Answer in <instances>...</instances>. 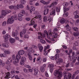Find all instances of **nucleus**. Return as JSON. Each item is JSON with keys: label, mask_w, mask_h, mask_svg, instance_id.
Returning <instances> with one entry per match:
<instances>
[{"label": "nucleus", "mask_w": 79, "mask_h": 79, "mask_svg": "<svg viewBox=\"0 0 79 79\" xmlns=\"http://www.w3.org/2000/svg\"><path fill=\"white\" fill-rule=\"evenodd\" d=\"M18 19L19 21H22L23 20V18L22 17H19L18 18Z\"/></svg>", "instance_id": "0e129e2a"}, {"label": "nucleus", "mask_w": 79, "mask_h": 79, "mask_svg": "<svg viewBox=\"0 0 79 79\" xmlns=\"http://www.w3.org/2000/svg\"><path fill=\"white\" fill-rule=\"evenodd\" d=\"M78 29H79V28L77 27H74L73 28V29L75 31H78Z\"/></svg>", "instance_id": "ea45409f"}, {"label": "nucleus", "mask_w": 79, "mask_h": 79, "mask_svg": "<svg viewBox=\"0 0 79 79\" xmlns=\"http://www.w3.org/2000/svg\"><path fill=\"white\" fill-rule=\"evenodd\" d=\"M23 34H26V29H24L22 31Z\"/></svg>", "instance_id": "c03bdc74"}, {"label": "nucleus", "mask_w": 79, "mask_h": 79, "mask_svg": "<svg viewBox=\"0 0 79 79\" xmlns=\"http://www.w3.org/2000/svg\"><path fill=\"white\" fill-rule=\"evenodd\" d=\"M15 79H20L19 78V77H18V76L16 75L15 76Z\"/></svg>", "instance_id": "774afa93"}, {"label": "nucleus", "mask_w": 79, "mask_h": 79, "mask_svg": "<svg viewBox=\"0 0 79 79\" xmlns=\"http://www.w3.org/2000/svg\"><path fill=\"white\" fill-rule=\"evenodd\" d=\"M32 19V20H31V23L32 25H34V24H35V22L33 21V19Z\"/></svg>", "instance_id": "a18cd8bd"}, {"label": "nucleus", "mask_w": 79, "mask_h": 79, "mask_svg": "<svg viewBox=\"0 0 79 79\" xmlns=\"http://www.w3.org/2000/svg\"><path fill=\"white\" fill-rule=\"evenodd\" d=\"M9 41L10 43L13 44L15 41V40L13 38H10L9 39Z\"/></svg>", "instance_id": "5701e85b"}, {"label": "nucleus", "mask_w": 79, "mask_h": 79, "mask_svg": "<svg viewBox=\"0 0 79 79\" xmlns=\"http://www.w3.org/2000/svg\"><path fill=\"white\" fill-rule=\"evenodd\" d=\"M45 1H44L43 0H41L40 1V2H41V3H42L44 4H45Z\"/></svg>", "instance_id": "69168bd1"}, {"label": "nucleus", "mask_w": 79, "mask_h": 79, "mask_svg": "<svg viewBox=\"0 0 79 79\" xmlns=\"http://www.w3.org/2000/svg\"><path fill=\"white\" fill-rule=\"evenodd\" d=\"M12 34L13 37L15 38V40H19V38L17 36V35L19 34V33L18 32V31L16 30L15 32L13 31L12 32Z\"/></svg>", "instance_id": "7ed1b4c3"}, {"label": "nucleus", "mask_w": 79, "mask_h": 79, "mask_svg": "<svg viewBox=\"0 0 79 79\" xmlns=\"http://www.w3.org/2000/svg\"><path fill=\"white\" fill-rule=\"evenodd\" d=\"M11 10H6V13L7 14H8V13H10L11 12Z\"/></svg>", "instance_id": "338daca9"}, {"label": "nucleus", "mask_w": 79, "mask_h": 79, "mask_svg": "<svg viewBox=\"0 0 79 79\" xmlns=\"http://www.w3.org/2000/svg\"><path fill=\"white\" fill-rule=\"evenodd\" d=\"M6 69L8 71H10L11 69V66L10 65H6V67H5Z\"/></svg>", "instance_id": "c756f323"}, {"label": "nucleus", "mask_w": 79, "mask_h": 79, "mask_svg": "<svg viewBox=\"0 0 79 79\" xmlns=\"http://www.w3.org/2000/svg\"><path fill=\"white\" fill-rule=\"evenodd\" d=\"M25 19L27 21H30V20H31V18H29L27 17Z\"/></svg>", "instance_id": "4d7b16f0"}, {"label": "nucleus", "mask_w": 79, "mask_h": 79, "mask_svg": "<svg viewBox=\"0 0 79 79\" xmlns=\"http://www.w3.org/2000/svg\"><path fill=\"white\" fill-rule=\"evenodd\" d=\"M4 53H6V54H7L8 55H10V52L8 51H4Z\"/></svg>", "instance_id": "a19ab883"}, {"label": "nucleus", "mask_w": 79, "mask_h": 79, "mask_svg": "<svg viewBox=\"0 0 79 79\" xmlns=\"http://www.w3.org/2000/svg\"><path fill=\"white\" fill-rule=\"evenodd\" d=\"M39 34H40V36L43 37V38L45 37L46 36V35L47 36V35L48 34V32L47 31H44V33L43 34H42V33H39Z\"/></svg>", "instance_id": "423d86ee"}, {"label": "nucleus", "mask_w": 79, "mask_h": 79, "mask_svg": "<svg viewBox=\"0 0 79 79\" xmlns=\"http://www.w3.org/2000/svg\"><path fill=\"white\" fill-rule=\"evenodd\" d=\"M64 79H68V76L67 75H64Z\"/></svg>", "instance_id": "bf43d9fd"}, {"label": "nucleus", "mask_w": 79, "mask_h": 79, "mask_svg": "<svg viewBox=\"0 0 79 79\" xmlns=\"http://www.w3.org/2000/svg\"><path fill=\"white\" fill-rule=\"evenodd\" d=\"M48 55V51H44V55L46 56V55Z\"/></svg>", "instance_id": "09e8293b"}, {"label": "nucleus", "mask_w": 79, "mask_h": 79, "mask_svg": "<svg viewBox=\"0 0 79 79\" xmlns=\"http://www.w3.org/2000/svg\"><path fill=\"white\" fill-rule=\"evenodd\" d=\"M18 53L19 55H23L24 53V51L23 50H20L19 52Z\"/></svg>", "instance_id": "b1692460"}, {"label": "nucleus", "mask_w": 79, "mask_h": 79, "mask_svg": "<svg viewBox=\"0 0 79 79\" xmlns=\"http://www.w3.org/2000/svg\"><path fill=\"white\" fill-rule=\"evenodd\" d=\"M41 71L42 73H44L45 71V68L43 67H41Z\"/></svg>", "instance_id": "e433bc0d"}, {"label": "nucleus", "mask_w": 79, "mask_h": 79, "mask_svg": "<svg viewBox=\"0 0 79 79\" xmlns=\"http://www.w3.org/2000/svg\"><path fill=\"white\" fill-rule=\"evenodd\" d=\"M6 21H4V22L2 23V25L3 26H5L6 25Z\"/></svg>", "instance_id": "de8ad7c7"}, {"label": "nucleus", "mask_w": 79, "mask_h": 79, "mask_svg": "<svg viewBox=\"0 0 79 79\" xmlns=\"http://www.w3.org/2000/svg\"><path fill=\"white\" fill-rule=\"evenodd\" d=\"M35 75L37 76V74H38V72H39V70L37 69H35L34 70Z\"/></svg>", "instance_id": "4be33fe9"}, {"label": "nucleus", "mask_w": 79, "mask_h": 79, "mask_svg": "<svg viewBox=\"0 0 79 79\" xmlns=\"http://www.w3.org/2000/svg\"><path fill=\"white\" fill-rule=\"evenodd\" d=\"M45 75L47 77H49L48 74L47 72H45Z\"/></svg>", "instance_id": "e2e57ef3"}, {"label": "nucleus", "mask_w": 79, "mask_h": 79, "mask_svg": "<svg viewBox=\"0 0 79 79\" xmlns=\"http://www.w3.org/2000/svg\"><path fill=\"white\" fill-rule=\"evenodd\" d=\"M21 3L23 5H25L26 4V0H21Z\"/></svg>", "instance_id": "c9c22d12"}, {"label": "nucleus", "mask_w": 79, "mask_h": 79, "mask_svg": "<svg viewBox=\"0 0 79 79\" xmlns=\"http://www.w3.org/2000/svg\"><path fill=\"white\" fill-rule=\"evenodd\" d=\"M3 37H4V39L5 42H6L8 40V38H10L11 36H10V35L8 34H6L5 37L4 36H3Z\"/></svg>", "instance_id": "9d476101"}, {"label": "nucleus", "mask_w": 79, "mask_h": 79, "mask_svg": "<svg viewBox=\"0 0 79 79\" xmlns=\"http://www.w3.org/2000/svg\"><path fill=\"white\" fill-rule=\"evenodd\" d=\"M6 10H3L2 11V16H6Z\"/></svg>", "instance_id": "aec40b11"}, {"label": "nucleus", "mask_w": 79, "mask_h": 79, "mask_svg": "<svg viewBox=\"0 0 79 79\" xmlns=\"http://www.w3.org/2000/svg\"><path fill=\"white\" fill-rule=\"evenodd\" d=\"M35 11V7L33 6H31V9L30 10V11L31 14H32V12L33 14H35L37 13V11Z\"/></svg>", "instance_id": "0eeeda50"}, {"label": "nucleus", "mask_w": 79, "mask_h": 79, "mask_svg": "<svg viewBox=\"0 0 79 79\" xmlns=\"http://www.w3.org/2000/svg\"><path fill=\"white\" fill-rule=\"evenodd\" d=\"M19 60H16L15 61H14L13 62V63L14 65H15V66H18V63H19Z\"/></svg>", "instance_id": "f3484780"}, {"label": "nucleus", "mask_w": 79, "mask_h": 79, "mask_svg": "<svg viewBox=\"0 0 79 79\" xmlns=\"http://www.w3.org/2000/svg\"><path fill=\"white\" fill-rule=\"evenodd\" d=\"M66 22V20L64 19H62L60 20V23L61 24H64Z\"/></svg>", "instance_id": "a878e982"}, {"label": "nucleus", "mask_w": 79, "mask_h": 79, "mask_svg": "<svg viewBox=\"0 0 79 79\" xmlns=\"http://www.w3.org/2000/svg\"><path fill=\"white\" fill-rule=\"evenodd\" d=\"M23 71L24 73H27V70L26 69H23Z\"/></svg>", "instance_id": "603ef678"}, {"label": "nucleus", "mask_w": 79, "mask_h": 79, "mask_svg": "<svg viewBox=\"0 0 79 79\" xmlns=\"http://www.w3.org/2000/svg\"><path fill=\"white\" fill-rule=\"evenodd\" d=\"M28 58H29V60L31 61H32V55H31L30 53H28Z\"/></svg>", "instance_id": "7c9ffc66"}, {"label": "nucleus", "mask_w": 79, "mask_h": 79, "mask_svg": "<svg viewBox=\"0 0 79 79\" xmlns=\"http://www.w3.org/2000/svg\"><path fill=\"white\" fill-rule=\"evenodd\" d=\"M68 76L69 77V79H71V76H72V75H71V73H69L68 74Z\"/></svg>", "instance_id": "72a5a7b5"}, {"label": "nucleus", "mask_w": 79, "mask_h": 79, "mask_svg": "<svg viewBox=\"0 0 79 79\" xmlns=\"http://www.w3.org/2000/svg\"><path fill=\"white\" fill-rule=\"evenodd\" d=\"M21 13H22V14H23L24 15V14L26 13V11H25V10H21Z\"/></svg>", "instance_id": "49530a36"}, {"label": "nucleus", "mask_w": 79, "mask_h": 79, "mask_svg": "<svg viewBox=\"0 0 79 79\" xmlns=\"http://www.w3.org/2000/svg\"><path fill=\"white\" fill-rule=\"evenodd\" d=\"M14 18L15 19V20H17V19L18 18V17H17V15H14Z\"/></svg>", "instance_id": "5fc2aeb1"}, {"label": "nucleus", "mask_w": 79, "mask_h": 79, "mask_svg": "<svg viewBox=\"0 0 79 79\" xmlns=\"http://www.w3.org/2000/svg\"><path fill=\"white\" fill-rule=\"evenodd\" d=\"M35 18H36V19H39V23H42V20H41V19H42V17L41 16V15H38L35 17Z\"/></svg>", "instance_id": "f8f14e48"}, {"label": "nucleus", "mask_w": 79, "mask_h": 79, "mask_svg": "<svg viewBox=\"0 0 79 79\" xmlns=\"http://www.w3.org/2000/svg\"><path fill=\"white\" fill-rule=\"evenodd\" d=\"M79 73V70H76V71L74 73V74L75 76H76V75L77 74H78Z\"/></svg>", "instance_id": "58836bf2"}, {"label": "nucleus", "mask_w": 79, "mask_h": 79, "mask_svg": "<svg viewBox=\"0 0 79 79\" xmlns=\"http://www.w3.org/2000/svg\"><path fill=\"white\" fill-rule=\"evenodd\" d=\"M24 37L25 38L29 39V35H24Z\"/></svg>", "instance_id": "8fccbe9b"}, {"label": "nucleus", "mask_w": 79, "mask_h": 79, "mask_svg": "<svg viewBox=\"0 0 79 79\" xmlns=\"http://www.w3.org/2000/svg\"><path fill=\"white\" fill-rule=\"evenodd\" d=\"M54 75L56 78L57 79H61L63 76V73L59 71V70H56L54 72Z\"/></svg>", "instance_id": "f03ea898"}, {"label": "nucleus", "mask_w": 79, "mask_h": 79, "mask_svg": "<svg viewBox=\"0 0 79 79\" xmlns=\"http://www.w3.org/2000/svg\"><path fill=\"white\" fill-rule=\"evenodd\" d=\"M11 76V74H10V73L9 72H7L6 74V76H5V77L6 78H7V79H8L10 78L11 77H10Z\"/></svg>", "instance_id": "a211bd4d"}, {"label": "nucleus", "mask_w": 79, "mask_h": 79, "mask_svg": "<svg viewBox=\"0 0 79 79\" xmlns=\"http://www.w3.org/2000/svg\"><path fill=\"white\" fill-rule=\"evenodd\" d=\"M65 27L66 28V30L68 31H71V27L69 26V24L68 23L65 25Z\"/></svg>", "instance_id": "2eb2a0df"}, {"label": "nucleus", "mask_w": 79, "mask_h": 79, "mask_svg": "<svg viewBox=\"0 0 79 79\" xmlns=\"http://www.w3.org/2000/svg\"><path fill=\"white\" fill-rule=\"evenodd\" d=\"M78 34H79V32L77 31L76 32H74L73 34V35L75 37H78L79 36V35H78Z\"/></svg>", "instance_id": "c85d7f7f"}, {"label": "nucleus", "mask_w": 79, "mask_h": 79, "mask_svg": "<svg viewBox=\"0 0 79 79\" xmlns=\"http://www.w3.org/2000/svg\"><path fill=\"white\" fill-rule=\"evenodd\" d=\"M9 8L10 10H16V6H9Z\"/></svg>", "instance_id": "6ab92c4d"}, {"label": "nucleus", "mask_w": 79, "mask_h": 79, "mask_svg": "<svg viewBox=\"0 0 79 79\" xmlns=\"http://www.w3.org/2000/svg\"><path fill=\"white\" fill-rule=\"evenodd\" d=\"M52 20V18L50 17H49L47 19V16H44V21L45 23H46L47 21H49V23H50Z\"/></svg>", "instance_id": "39448f33"}, {"label": "nucleus", "mask_w": 79, "mask_h": 79, "mask_svg": "<svg viewBox=\"0 0 79 79\" xmlns=\"http://www.w3.org/2000/svg\"><path fill=\"white\" fill-rule=\"evenodd\" d=\"M54 69L53 68H50V72L51 73H53V71Z\"/></svg>", "instance_id": "3c124183"}, {"label": "nucleus", "mask_w": 79, "mask_h": 79, "mask_svg": "<svg viewBox=\"0 0 79 79\" xmlns=\"http://www.w3.org/2000/svg\"><path fill=\"white\" fill-rule=\"evenodd\" d=\"M23 32L22 31H21L20 33V35L21 37H23Z\"/></svg>", "instance_id": "6e6d98bb"}, {"label": "nucleus", "mask_w": 79, "mask_h": 79, "mask_svg": "<svg viewBox=\"0 0 79 79\" xmlns=\"http://www.w3.org/2000/svg\"><path fill=\"white\" fill-rule=\"evenodd\" d=\"M13 18H14L13 16L11 17L10 18H9L7 21V23L12 24V23H13V22H14L15 21V20L13 19Z\"/></svg>", "instance_id": "20e7f679"}, {"label": "nucleus", "mask_w": 79, "mask_h": 79, "mask_svg": "<svg viewBox=\"0 0 79 79\" xmlns=\"http://www.w3.org/2000/svg\"><path fill=\"white\" fill-rule=\"evenodd\" d=\"M50 15H55V10L54 9L53 10L52 12L50 13Z\"/></svg>", "instance_id": "393cba45"}, {"label": "nucleus", "mask_w": 79, "mask_h": 79, "mask_svg": "<svg viewBox=\"0 0 79 79\" xmlns=\"http://www.w3.org/2000/svg\"><path fill=\"white\" fill-rule=\"evenodd\" d=\"M49 3H50V2L48 1L47 2H45V1L44 5H48V4H49Z\"/></svg>", "instance_id": "052dcab7"}, {"label": "nucleus", "mask_w": 79, "mask_h": 79, "mask_svg": "<svg viewBox=\"0 0 79 79\" xmlns=\"http://www.w3.org/2000/svg\"><path fill=\"white\" fill-rule=\"evenodd\" d=\"M56 10L57 12H60V10H61L60 7H56Z\"/></svg>", "instance_id": "2f4dec72"}, {"label": "nucleus", "mask_w": 79, "mask_h": 79, "mask_svg": "<svg viewBox=\"0 0 79 79\" xmlns=\"http://www.w3.org/2000/svg\"><path fill=\"white\" fill-rule=\"evenodd\" d=\"M49 35H48V34L47 35V37L48 39H50V40L51 41H55V40H54L53 39H56L57 37V35H58V34L56 33H54L53 35H52V32L51 31H49Z\"/></svg>", "instance_id": "f257e3e1"}, {"label": "nucleus", "mask_w": 79, "mask_h": 79, "mask_svg": "<svg viewBox=\"0 0 79 79\" xmlns=\"http://www.w3.org/2000/svg\"><path fill=\"white\" fill-rule=\"evenodd\" d=\"M23 16V15L21 14H19L18 15V17H19V18H20V17H21Z\"/></svg>", "instance_id": "864d4df0"}, {"label": "nucleus", "mask_w": 79, "mask_h": 79, "mask_svg": "<svg viewBox=\"0 0 79 79\" xmlns=\"http://www.w3.org/2000/svg\"><path fill=\"white\" fill-rule=\"evenodd\" d=\"M68 15H69L68 13H65V14H63V16L64 17H67V16H68Z\"/></svg>", "instance_id": "79ce46f5"}, {"label": "nucleus", "mask_w": 79, "mask_h": 79, "mask_svg": "<svg viewBox=\"0 0 79 79\" xmlns=\"http://www.w3.org/2000/svg\"><path fill=\"white\" fill-rule=\"evenodd\" d=\"M55 60L56 61H58V60L60 58V55L59 54H57L55 56Z\"/></svg>", "instance_id": "dca6fc26"}, {"label": "nucleus", "mask_w": 79, "mask_h": 79, "mask_svg": "<svg viewBox=\"0 0 79 79\" xmlns=\"http://www.w3.org/2000/svg\"><path fill=\"white\" fill-rule=\"evenodd\" d=\"M1 57H6V55L5 53L2 54H0Z\"/></svg>", "instance_id": "f704fd0d"}, {"label": "nucleus", "mask_w": 79, "mask_h": 79, "mask_svg": "<svg viewBox=\"0 0 79 79\" xmlns=\"http://www.w3.org/2000/svg\"><path fill=\"white\" fill-rule=\"evenodd\" d=\"M21 59V56L19 55V54H17L16 55V59L17 60H19Z\"/></svg>", "instance_id": "bb28decb"}, {"label": "nucleus", "mask_w": 79, "mask_h": 79, "mask_svg": "<svg viewBox=\"0 0 79 79\" xmlns=\"http://www.w3.org/2000/svg\"><path fill=\"white\" fill-rule=\"evenodd\" d=\"M78 10H76L75 12H74L73 13V15L74 16H76L78 14Z\"/></svg>", "instance_id": "4c0bfd02"}, {"label": "nucleus", "mask_w": 79, "mask_h": 79, "mask_svg": "<svg viewBox=\"0 0 79 79\" xmlns=\"http://www.w3.org/2000/svg\"><path fill=\"white\" fill-rule=\"evenodd\" d=\"M38 39L40 40V42L42 44H45V43H46L45 41L42 39H43V37L41 36H38Z\"/></svg>", "instance_id": "6e6552de"}, {"label": "nucleus", "mask_w": 79, "mask_h": 79, "mask_svg": "<svg viewBox=\"0 0 79 79\" xmlns=\"http://www.w3.org/2000/svg\"><path fill=\"white\" fill-rule=\"evenodd\" d=\"M2 46L4 47H6V48H7L9 47L8 45L6 43L2 44Z\"/></svg>", "instance_id": "473e14b6"}, {"label": "nucleus", "mask_w": 79, "mask_h": 79, "mask_svg": "<svg viewBox=\"0 0 79 79\" xmlns=\"http://www.w3.org/2000/svg\"><path fill=\"white\" fill-rule=\"evenodd\" d=\"M54 65L53 64H50L49 65L48 67H49L50 68H52L53 67H54Z\"/></svg>", "instance_id": "37998d69"}, {"label": "nucleus", "mask_w": 79, "mask_h": 79, "mask_svg": "<svg viewBox=\"0 0 79 79\" xmlns=\"http://www.w3.org/2000/svg\"><path fill=\"white\" fill-rule=\"evenodd\" d=\"M48 11H49L48 9H45L44 10V15H46L48 14Z\"/></svg>", "instance_id": "412c9836"}, {"label": "nucleus", "mask_w": 79, "mask_h": 79, "mask_svg": "<svg viewBox=\"0 0 79 79\" xmlns=\"http://www.w3.org/2000/svg\"><path fill=\"white\" fill-rule=\"evenodd\" d=\"M63 62V59L61 58H60L58 59V61H56V63L57 64H61V63Z\"/></svg>", "instance_id": "ddd939ff"}, {"label": "nucleus", "mask_w": 79, "mask_h": 79, "mask_svg": "<svg viewBox=\"0 0 79 79\" xmlns=\"http://www.w3.org/2000/svg\"><path fill=\"white\" fill-rule=\"evenodd\" d=\"M62 47H63V48H64L65 49H67V46L64 45H63V46H62Z\"/></svg>", "instance_id": "13d9d810"}, {"label": "nucleus", "mask_w": 79, "mask_h": 79, "mask_svg": "<svg viewBox=\"0 0 79 79\" xmlns=\"http://www.w3.org/2000/svg\"><path fill=\"white\" fill-rule=\"evenodd\" d=\"M57 3H58V2H57V0H56V1H54L53 2H52V4H50L49 6V8H51L52 6H54L56 5Z\"/></svg>", "instance_id": "9b49d317"}, {"label": "nucleus", "mask_w": 79, "mask_h": 79, "mask_svg": "<svg viewBox=\"0 0 79 79\" xmlns=\"http://www.w3.org/2000/svg\"><path fill=\"white\" fill-rule=\"evenodd\" d=\"M26 61V58L24 57H23L21 58V60L20 61V64L23 65L24 62Z\"/></svg>", "instance_id": "1a4fd4ad"}, {"label": "nucleus", "mask_w": 79, "mask_h": 79, "mask_svg": "<svg viewBox=\"0 0 79 79\" xmlns=\"http://www.w3.org/2000/svg\"><path fill=\"white\" fill-rule=\"evenodd\" d=\"M20 8H24V6H23V5L21 4L20 5Z\"/></svg>", "instance_id": "680f3d73"}, {"label": "nucleus", "mask_w": 79, "mask_h": 79, "mask_svg": "<svg viewBox=\"0 0 79 79\" xmlns=\"http://www.w3.org/2000/svg\"><path fill=\"white\" fill-rule=\"evenodd\" d=\"M63 10H64V13H65L66 11H68L69 10V9L68 8H66V6H64L63 7Z\"/></svg>", "instance_id": "cd10ccee"}, {"label": "nucleus", "mask_w": 79, "mask_h": 79, "mask_svg": "<svg viewBox=\"0 0 79 79\" xmlns=\"http://www.w3.org/2000/svg\"><path fill=\"white\" fill-rule=\"evenodd\" d=\"M38 48H39L40 51L41 52H42V50H43V47L42 46V45L40 44H39L38 45Z\"/></svg>", "instance_id": "4468645a"}]
</instances>
